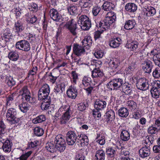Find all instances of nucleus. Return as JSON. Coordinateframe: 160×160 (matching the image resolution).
<instances>
[{
	"label": "nucleus",
	"instance_id": "obj_1",
	"mask_svg": "<svg viewBox=\"0 0 160 160\" xmlns=\"http://www.w3.org/2000/svg\"><path fill=\"white\" fill-rule=\"evenodd\" d=\"M50 91V88L47 84L43 85L38 91V98L42 101L41 107L43 110L47 109L49 107L51 101L49 96Z\"/></svg>",
	"mask_w": 160,
	"mask_h": 160
},
{
	"label": "nucleus",
	"instance_id": "obj_2",
	"mask_svg": "<svg viewBox=\"0 0 160 160\" xmlns=\"http://www.w3.org/2000/svg\"><path fill=\"white\" fill-rule=\"evenodd\" d=\"M16 110L13 108H9L6 113L7 120L11 124H18L20 125L21 122L19 118H17Z\"/></svg>",
	"mask_w": 160,
	"mask_h": 160
},
{
	"label": "nucleus",
	"instance_id": "obj_3",
	"mask_svg": "<svg viewBox=\"0 0 160 160\" xmlns=\"http://www.w3.org/2000/svg\"><path fill=\"white\" fill-rule=\"evenodd\" d=\"M19 93L22 96V98L30 103L35 102L34 97L31 96V94L27 86H24L19 91Z\"/></svg>",
	"mask_w": 160,
	"mask_h": 160
},
{
	"label": "nucleus",
	"instance_id": "obj_4",
	"mask_svg": "<svg viewBox=\"0 0 160 160\" xmlns=\"http://www.w3.org/2000/svg\"><path fill=\"white\" fill-rule=\"evenodd\" d=\"M78 22V24L80 25L81 29L84 30H88L91 26L89 19L86 15L81 16Z\"/></svg>",
	"mask_w": 160,
	"mask_h": 160
},
{
	"label": "nucleus",
	"instance_id": "obj_5",
	"mask_svg": "<svg viewBox=\"0 0 160 160\" xmlns=\"http://www.w3.org/2000/svg\"><path fill=\"white\" fill-rule=\"evenodd\" d=\"M16 47L18 49L26 52L29 51L31 48L29 43L24 40L17 42L16 44Z\"/></svg>",
	"mask_w": 160,
	"mask_h": 160
},
{
	"label": "nucleus",
	"instance_id": "obj_6",
	"mask_svg": "<svg viewBox=\"0 0 160 160\" xmlns=\"http://www.w3.org/2000/svg\"><path fill=\"white\" fill-rule=\"evenodd\" d=\"M122 81L121 79H115L109 82L108 86L111 90L119 88L122 84Z\"/></svg>",
	"mask_w": 160,
	"mask_h": 160
},
{
	"label": "nucleus",
	"instance_id": "obj_7",
	"mask_svg": "<svg viewBox=\"0 0 160 160\" xmlns=\"http://www.w3.org/2000/svg\"><path fill=\"white\" fill-rule=\"evenodd\" d=\"M66 139L68 144L69 145H72L76 140L77 137L74 132L70 131L67 134Z\"/></svg>",
	"mask_w": 160,
	"mask_h": 160
},
{
	"label": "nucleus",
	"instance_id": "obj_8",
	"mask_svg": "<svg viewBox=\"0 0 160 160\" xmlns=\"http://www.w3.org/2000/svg\"><path fill=\"white\" fill-rule=\"evenodd\" d=\"M137 86L138 89L145 90L148 88V85L146 79L141 78L138 80L137 82Z\"/></svg>",
	"mask_w": 160,
	"mask_h": 160
},
{
	"label": "nucleus",
	"instance_id": "obj_9",
	"mask_svg": "<svg viewBox=\"0 0 160 160\" xmlns=\"http://www.w3.org/2000/svg\"><path fill=\"white\" fill-rule=\"evenodd\" d=\"M65 26L68 28L70 31L74 35H76V29L77 28L76 24L72 20L71 22H68V23L66 24Z\"/></svg>",
	"mask_w": 160,
	"mask_h": 160
},
{
	"label": "nucleus",
	"instance_id": "obj_10",
	"mask_svg": "<svg viewBox=\"0 0 160 160\" xmlns=\"http://www.w3.org/2000/svg\"><path fill=\"white\" fill-rule=\"evenodd\" d=\"M73 51L74 53L78 56L80 55L85 52V50L83 48L77 44H74Z\"/></svg>",
	"mask_w": 160,
	"mask_h": 160
},
{
	"label": "nucleus",
	"instance_id": "obj_11",
	"mask_svg": "<svg viewBox=\"0 0 160 160\" xmlns=\"http://www.w3.org/2000/svg\"><path fill=\"white\" fill-rule=\"evenodd\" d=\"M14 28L15 32L18 34L21 32L24 29L23 26V23L20 20H18L15 22L14 25Z\"/></svg>",
	"mask_w": 160,
	"mask_h": 160
},
{
	"label": "nucleus",
	"instance_id": "obj_12",
	"mask_svg": "<svg viewBox=\"0 0 160 160\" xmlns=\"http://www.w3.org/2000/svg\"><path fill=\"white\" fill-rule=\"evenodd\" d=\"M67 92L68 96L72 99H74L77 96V90L72 86L70 87Z\"/></svg>",
	"mask_w": 160,
	"mask_h": 160
},
{
	"label": "nucleus",
	"instance_id": "obj_13",
	"mask_svg": "<svg viewBox=\"0 0 160 160\" xmlns=\"http://www.w3.org/2000/svg\"><path fill=\"white\" fill-rule=\"evenodd\" d=\"M19 108L23 113L27 112L31 108L30 106L25 102H23L19 105Z\"/></svg>",
	"mask_w": 160,
	"mask_h": 160
},
{
	"label": "nucleus",
	"instance_id": "obj_14",
	"mask_svg": "<svg viewBox=\"0 0 160 160\" xmlns=\"http://www.w3.org/2000/svg\"><path fill=\"white\" fill-rule=\"evenodd\" d=\"M50 14L51 17L54 21H59L60 17L57 11L55 9H52L50 10Z\"/></svg>",
	"mask_w": 160,
	"mask_h": 160
},
{
	"label": "nucleus",
	"instance_id": "obj_15",
	"mask_svg": "<svg viewBox=\"0 0 160 160\" xmlns=\"http://www.w3.org/2000/svg\"><path fill=\"white\" fill-rule=\"evenodd\" d=\"M12 146V143L8 140H5L4 142L2 149L5 152H10L11 150Z\"/></svg>",
	"mask_w": 160,
	"mask_h": 160
},
{
	"label": "nucleus",
	"instance_id": "obj_16",
	"mask_svg": "<svg viewBox=\"0 0 160 160\" xmlns=\"http://www.w3.org/2000/svg\"><path fill=\"white\" fill-rule=\"evenodd\" d=\"M140 156L142 158L147 157L150 154L149 149L147 147L142 148L139 151Z\"/></svg>",
	"mask_w": 160,
	"mask_h": 160
},
{
	"label": "nucleus",
	"instance_id": "obj_17",
	"mask_svg": "<svg viewBox=\"0 0 160 160\" xmlns=\"http://www.w3.org/2000/svg\"><path fill=\"white\" fill-rule=\"evenodd\" d=\"M106 114L107 122L108 123H111L115 118L114 112L112 110H110L107 112Z\"/></svg>",
	"mask_w": 160,
	"mask_h": 160
},
{
	"label": "nucleus",
	"instance_id": "obj_18",
	"mask_svg": "<svg viewBox=\"0 0 160 160\" xmlns=\"http://www.w3.org/2000/svg\"><path fill=\"white\" fill-rule=\"evenodd\" d=\"M106 103L105 101L97 100L94 104L95 108L97 110H100L105 107Z\"/></svg>",
	"mask_w": 160,
	"mask_h": 160
},
{
	"label": "nucleus",
	"instance_id": "obj_19",
	"mask_svg": "<svg viewBox=\"0 0 160 160\" xmlns=\"http://www.w3.org/2000/svg\"><path fill=\"white\" fill-rule=\"evenodd\" d=\"M152 65L150 62H145L143 64L142 68L146 73H150L151 71Z\"/></svg>",
	"mask_w": 160,
	"mask_h": 160
},
{
	"label": "nucleus",
	"instance_id": "obj_20",
	"mask_svg": "<svg viewBox=\"0 0 160 160\" xmlns=\"http://www.w3.org/2000/svg\"><path fill=\"white\" fill-rule=\"evenodd\" d=\"M46 149L48 152L51 153H53L56 151L57 149L55 147L54 144L51 142L46 143L45 146Z\"/></svg>",
	"mask_w": 160,
	"mask_h": 160
},
{
	"label": "nucleus",
	"instance_id": "obj_21",
	"mask_svg": "<svg viewBox=\"0 0 160 160\" xmlns=\"http://www.w3.org/2000/svg\"><path fill=\"white\" fill-rule=\"evenodd\" d=\"M126 10L129 12H134L137 9V7L133 3H129L127 4L125 6Z\"/></svg>",
	"mask_w": 160,
	"mask_h": 160
},
{
	"label": "nucleus",
	"instance_id": "obj_22",
	"mask_svg": "<svg viewBox=\"0 0 160 160\" xmlns=\"http://www.w3.org/2000/svg\"><path fill=\"white\" fill-rule=\"evenodd\" d=\"M103 8L106 11H108L112 10L114 6L112 3L108 2H105L103 5Z\"/></svg>",
	"mask_w": 160,
	"mask_h": 160
},
{
	"label": "nucleus",
	"instance_id": "obj_23",
	"mask_svg": "<svg viewBox=\"0 0 160 160\" xmlns=\"http://www.w3.org/2000/svg\"><path fill=\"white\" fill-rule=\"evenodd\" d=\"M5 82L9 87L13 86L15 84V82L13 78L10 75L7 76L6 77Z\"/></svg>",
	"mask_w": 160,
	"mask_h": 160
},
{
	"label": "nucleus",
	"instance_id": "obj_24",
	"mask_svg": "<svg viewBox=\"0 0 160 160\" xmlns=\"http://www.w3.org/2000/svg\"><path fill=\"white\" fill-rule=\"evenodd\" d=\"M46 119L45 116L43 115H41L33 119L32 120V122L34 124H37L44 121Z\"/></svg>",
	"mask_w": 160,
	"mask_h": 160
},
{
	"label": "nucleus",
	"instance_id": "obj_25",
	"mask_svg": "<svg viewBox=\"0 0 160 160\" xmlns=\"http://www.w3.org/2000/svg\"><path fill=\"white\" fill-rule=\"evenodd\" d=\"M95 157L97 160H104L105 153L102 150H98L96 152Z\"/></svg>",
	"mask_w": 160,
	"mask_h": 160
},
{
	"label": "nucleus",
	"instance_id": "obj_26",
	"mask_svg": "<svg viewBox=\"0 0 160 160\" xmlns=\"http://www.w3.org/2000/svg\"><path fill=\"white\" fill-rule=\"evenodd\" d=\"M103 76V73L98 69L95 68L92 71V76L93 78L101 77Z\"/></svg>",
	"mask_w": 160,
	"mask_h": 160
},
{
	"label": "nucleus",
	"instance_id": "obj_27",
	"mask_svg": "<svg viewBox=\"0 0 160 160\" xmlns=\"http://www.w3.org/2000/svg\"><path fill=\"white\" fill-rule=\"evenodd\" d=\"M83 47H90L92 44V40L90 36L86 37L82 41Z\"/></svg>",
	"mask_w": 160,
	"mask_h": 160
},
{
	"label": "nucleus",
	"instance_id": "obj_28",
	"mask_svg": "<svg viewBox=\"0 0 160 160\" xmlns=\"http://www.w3.org/2000/svg\"><path fill=\"white\" fill-rule=\"evenodd\" d=\"M135 22L133 20H128L126 22L124 25V28L127 30L132 29L135 25Z\"/></svg>",
	"mask_w": 160,
	"mask_h": 160
},
{
	"label": "nucleus",
	"instance_id": "obj_29",
	"mask_svg": "<svg viewBox=\"0 0 160 160\" xmlns=\"http://www.w3.org/2000/svg\"><path fill=\"white\" fill-rule=\"evenodd\" d=\"M128 110L125 108H121L118 111L119 115L121 117H127L128 115Z\"/></svg>",
	"mask_w": 160,
	"mask_h": 160
},
{
	"label": "nucleus",
	"instance_id": "obj_30",
	"mask_svg": "<svg viewBox=\"0 0 160 160\" xmlns=\"http://www.w3.org/2000/svg\"><path fill=\"white\" fill-rule=\"evenodd\" d=\"M122 139L124 141H126L129 140L130 138V135L128 132L126 130H123L120 135Z\"/></svg>",
	"mask_w": 160,
	"mask_h": 160
},
{
	"label": "nucleus",
	"instance_id": "obj_31",
	"mask_svg": "<svg viewBox=\"0 0 160 160\" xmlns=\"http://www.w3.org/2000/svg\"><path fill=\"white\" fill-rule=\"evenodd\" d=\"M12 36L9 35H2L1 36V42H4L5 45L8 44L10 42V39H12Z\"/></svg>",
	"mask_w": 160,
	"mask_h": 160
},
{
	"label": "nucleus",
	"instance_id": "obj_32",
	"mask_svg": "<svg viewBox=\"0 0 160 160\" xmlns=\"http://www.w3.org/2000/svg\"><path fill=\"white\" fill-rule=\"evenodd\" d=\"M120 44V41L118 39V38L111 40L109 42L110 46L113 48L118 47Z\"/></svg>",
	"mask_w": 160,
	"mask_h": 160
},
{
	"label": "nucleus",
	"instance_id": "obj_33",
	"mask_svg": "<svg viewBox=\"0 0 160 160\" xmlns=\"http://www.w3.org/2000/svg\"><path fill=\"white\" fill-rule=\"evenodd\" d=\"M138 43L137 42H128L126 44V47L128 48H130L132 50L134 51L138 48Z\"/></svg>",
	"mask_w": 160,
	"mask_h": 160
},
{
	"label": "nucleus",
	"instance_id": "obj_34",
	"mask_svg": "<svg viewBox=\"0 0 160 160\" xmlns=\"http://www.w3.org/2000/svg\"><path fill=\"white\" fill-rule=\"evenodd\" d=\"M8 57L11 60L16 61L18 58L19 55L16 52H12L9 53Z\"/></svg>",
	"mask_w": 160,
	"mask_h": 160
},
{
	"label": "nucleus",
	"instance_id": "obj_35",
	"mask_svg": "<svg viewBox=\"0 0 160 160\" xmlns=\"http://www.w3.org/2000/svg\"><path fill=\"white\" fill-rule=\"evenodd\" d=\"M65 107L66 108H67L68 110L64 113V115L62 117V119L64 120V121H62L61 122L62 123H66L65 121L69 119L70 117V115L69 114V107L68 106H65Z\"/></svg>",
	"mask_w": 160,
	"mask_h": 160
},
{
	"label": "nucleus",
	"instance_id": "obj_36",
	"mask_svg": "<svg viewBox=\"0 0 160 160\" xmlns=\"http://www.w3.org/2000/svg\"><path fill=\"white\" fill-rule=\"evenodd\" d=\"M34 134L38 136H42L44 132L42 128L38 127H35L34 129Z\"/></svg>",
	"mask_w": 160,
	"mask_h": 160
},
{
	"label": "nucleus",
	"instance_id": "obj_37",
	"mask_svg": "<svg viewBox=\"0 0 160 160\" xmlns=\"http://www.w3.org/2000/svg\"><path fill=\"white\" fill-rule=\"evenodd\" d=\"M37 70L38 69L37 67H33L32 70L29 71L28 73V77L32 78L33 77V76L36 74Z\"/></svg>",
	"mask_w": 160,
	"mask_h": 160
},
{
	"label": "nucleus",
	"instance_id": "obj_38",
	"mask_svg": "<svg viewBox=\"0 0 160 160\" xmlns=\"http://www.w3.org/2000/svg\"><path fill=\"white\" fill-rule=\"evenodd\" d=\"M127 104L129 108L131 110H134L136 108V103L133 101H128Z\"/></svg>",
	"mask_w": 160,
	"mask_h": 160
},
{
	"label": "nucleus",
	"instance_id": "obj_39",
	"mask_svg": "<svg viewBox=\"0 0 160 160\" xmlns=\"http://www.w3.org/2000/svg\"><path fill=\"white\" fill-rule=\"evenodd\" d=\"M131 89L130 86L126 84H124L122 86L123 92L127 94H128L131 92Z\"/></svg>",
	"mask_w": 160,
	"mask_h": 160
},
{
	"label": "nucleus",
	"instance_id": "obj_40",
	"mask_svg": "<svg viewBox=\"0 0 160 160\" xmlns=\"http://www.w3.org/2000/svg\"><path fill=\"white\" fill-rule=\"evenodd\" d=\"M145 9L148 12L146 13V15L148 16L153 15L156 13V10L153 7H150L147 8Z\"/></svg>",
	"mask_w": 160,
	"mask_h": 160
},
{
	"label": "nucleus",
	"instance_id": "obj_41",
	"mask_svg": "<svg viewBox=\"0 0 160 160\" xmlns=\"http://www.w3.org/2000/svg\"><path fill=\"white\" fill-rule=\"evenodd\" d=\"M6 126L4 123L2 121H0V133L1 135L4 134L7 132Z\"/></svg>",
	"mask_w": 160,
	"mask_h": 160
},
{
	"label": "nucleus",
	"instance_id": "obj_42",
	"mask_svg": "<svg viewBox=\"0 0 160 160\" xmlns=\"http://www.w3.org/2000/svg\"><path fill=\"white\" fill-rule=\"evenodd\" d=\"M60 135L58 134L57 135L56 137H55V140H54V143L55 144V146L56 148L57 149V150L59 151L60 150Z\"/></svg>",
	"mask_w": 160,
	"mask_h": 160
},
{
	"label": "nucleus",
	"instance_id": "obj_43",
	"mask_svg": "<svg viewBox=\"0 0 160 160\" xmlns=\"http://www.w3.org/2000/svg\"><path fill=\"white\" fill-rule=\"evenodd\" d=\"M151 93L152 97L157 98L159 95V92L158 89L153 88L151 90Z\"/></svg>",
	"mask_w": 160,
	"mask_h": 160
},
{
	"label": "nucleus",
	"instance_id": "obj_44",
	"mask_svg": "<svg viewBox=\"0 0 160 160\" xmlns=\"http://www.w3.org/2000/svg\"><path fill=\"white\" fill-rule=\"evenodd\" d=\"M115 19L110 18H105L104 20L105 23L108 27H110L115 21Z\"/></svg>",
	"mask_w": 160,
	"mask_h": 160
},
{
	"label": "nucleus",
	"instance_id": "obj_45",
	"mask_svg": "<svg viewBox=\"0 0 160 160\" xmlns=\"http://www.w3.org/2000/svg\"><path fill=\"white\" fill-rule=\"evenodd\" d=\"M106 24L104 22L103 24L102 22H100L99 24L97 25V26L98 28H100V29L103 31L107 30L110 27L107 26Z\"/></svg>",
	"mask_w": 160,
	"mask_h": 160
},
{
	"label": "nucleus",
	"instance_id": "obj_46",
	"mask_svg": "<svg viewBox=\"0 0 160 160\" xmlns=\"http://www.w3.org/2000/svg\"><path fill=\"white\" fill-rule=\"evenodd\" d=\"M153 75L155 78H158L160 77V67L156 68L155 70L153 72Z\"/></svg>",
	"mask_w": 160,
	"mask_h": 160
},
{
	"label": "nucleus",
	"instance_id": "obj_47",
	"mask_svg": "<svg viewBox=\"0 0 160 160\" xmlns=\"http://www.w3.org/2000/svg\"><path fill=\"white\" fill-rule=\"evenodd\" d=\"M32 152L29 151L25 154L22 155L19 158V160H27L28 158L31 155Z\"/></svg>",
	"mask_w": 160,
	"mask_h": 160
},
{
	"label": "nucleus",
	"instance_id": "obj_48",
	"mask_svg": "<svg viewBox=\"0 0 160 160\" xmlns=\"http://www.w3.org/2000/svg\"><path fill=\"white\" fill-rule=\"evenodd\" d=\"M153 59L155 61L156 64L158 66L160 67V53L154 55L153 57Z\"/></svg>",
	"mask_w": 160,
	"mask_h": 160
},
{
	"label": "nucleus",
	"instance_id": "obj_49",
	"mask_svg": "<svg viewBox=\"0 0 160 160\" xmlns=\"http://www.w3.org/2000/svg\"><path fill=\"white\" fill-rule=\"evenodd\" d=\"M15 94L13 93L9 95L7 99V105H10L14 100V96Z\"/></svg>",
	"mask_w": 160,
	"mask_h": 160
},
{
	"label": "nucleus",
	"instance_id": "obj_50",
	"mask_svg": "<svg viewBox=\"0 0 160 160\" xmlns=\"http://www.w3.org/2000/svg\"><path fill=\"white\" fill-rule=\"evenodd\" d=\"M119 64V61L115 60L113 61H112L110 62V65L113 69H116L118 67Z\"/></svg>",
	"mask_w": 160,
	"mask_h": 160
},
{
	"label": "nucleus",
	"instance_id": "obj_51",
	"mask_svg": "<svg viewBox=\"0 0 160 160\" xmlns=\"http://www.w3.org/2000/svg\"><path fill=\"white\" fill-rule=\"evenodd\" d=\"M48 76L50 77L49 78L51 82H52V83H54L56 79L57 78V77L52 76V75L51 72H50L49 73L47 72L45 76L46 77H47Z\"/></svg>",
	"mask_w": 160,
	"mask_h": 160
},
{
	"label": "nucleus",
	"instance_id": "obj_52",
	"mask_svg": "<svg viewBox=\"0 0 160 160\" xmlns=\"http://www.w3.org/2000/svg\"><path fill=\"white\" fill-rule=\"evenodd\" d=\"M158 129L156 128L151 126L148 128V132L150 134H153L156 133L158 132Z\"/></svg>",
	"mask_w": 160,
	"mask_h": 160
},
{
	"label": "nucleus",
	"instance_id": "obj_53",
	"mask_svg": "<svg viewBox=\"0 0 160 160\" xmlns=\"http://www.w3.org/2000/svg\"><path fill=\"white\" fill-rule=\"evenodd\" d=\"M90 81V78L85 77L82 80V84L85 87H86L89 85Z\"/></svg>",
	"mask_w": 160,
	"mask_h": 160
},
{
	"label": "nucleus",
	"instance_id": "obj_54",
	"mask_svg": "<svg viewBox=\"0 0 160 160\" xmlns=\"http://www.w3.org/2000/svg\"><path fill=\"white\" fill-rule=\"evenodd\" d=\"M98 110L95 109L93 111L92 114L95 118H99L101 117V115L100 112H99Z\"/></svg>",
	"mask_w": 160,
	"mask_h": 160
},
{
	"label": "nucleus",
	"instance_id": "obj_55",
	"mask_svg": "<svg viewBox=\"0 0 160 160\" xmlns=\"http://www.w3.org/2000/svg\"><path fill=\"white\" fill-rule=\"evenodd\" d=\"M77 10V8L75 6H70L68 8V11L71 14L75 13Z\"/></svg>",
	"mask_w": 160,
	"mask_h": 160
},
{
	"label": "nucleus",
	"instance_id": "obj_56",
	"mask_svg": "<svg viewBox=\"0 0 160 160\" xmlns=\"http://www.w3.org/2000/svg\"><path fill=\"white\" fill-rule=\"evenodd\" d=\"M105 18H112L116 19V17L114 12H110L107 13Z\"/></svg>",
	"mask_w": 160,
	"mask_h": 160
},
{
	"label": "nucleus",
	"instance_id": "obj_57",
	"mask_svg": "<svg viewBox=\"0 0 160 160\" xmlns=\"http://www.w3.org/2000/svg\"><path fill=\"white\" fill-rule=\"evenodd\" d=\"M103 53L100 51H99L97 52L94 53V56L97 58H102L103 55Z\"/></svg>",
	"mask_w": 160,
	"mask_h": 160
},
{
	"label": "nucleus",
	"instance_id": "obj_58",
	"mask_svg": "<svg viewBox=\"0 0 160 160\" xmlns=\"http://www.w3.org/2000/svg\"><path fill=\"white\" fill-rule=\"evenodd\" d=\"M56 85L54 89V93L57 94L60 91V84L57 82Z\"/></svg>",
	"mask_w": 160,
	"mask_h": 160
},
{
	"label": "nucleus",
	"instance_id": "obj_59",
	"mask_svg": "<svg viewBox=\"0 0 160 160\" xmlns=\"http://www.w3.org/2000/svg\"><path fill=\"white\" fill-rule=\"evenodd\" d=\"M2 35L12 36V34L10 31V29L9 28H7L4 30L3 34Z\"/></svg>",
	"mask_w": 160,
	"mask_h": 160
},
{
	"label": "nucleus",
	"instance_id": "obj_60",
	"mask_svg": "<svg viewBox=\"0 0 160 160\" xmlns=\"http://www.w3.org/2000/svg\"><path fill=\"white\" fill-rule=\"evenodd\" d=\"M78 110L81 111L85 110L86 109L85 104L82 103L78 104Z\"/></svg>",
	"mask_w": 160,
	"mask_h": 160
},
{
	"label": "nucleus",
	"instance_id": "obj_61",
	"mask_svg": "<svg viewBox=\"0 0 160 160\" xmlns=\"http://www.w3.org/2000/svg\"><path fill=\"white\" fill-rule=\"evenodd\" d=\"M35 35L29 33L28 36V40L31 41V42H33L35 40Z\"/></svg>",
	"mask_w": 160,
	"mask_h": 160
},
{
	"label": "nucleus",
	"instance_id": "obj_62",
	"mask_svg": "<svg viewBox=\"0 0 160 160\" xmlns=\"http://www.w3.org/2000/svg\"><path fill=\"white\" fill-rule=\"evenodd\" d=\"M100 10L99 8L96 7L93 8L92 12L94 16H96L99 12Z\"/></svg>",
	"mask_w": 160,
	"mask_h": 160
},
{
	"label": "nucleus",
	"instance_id": "obj_63",
	"mask_svg": "<svg viewBox=\"0 0 160 160\" xmlns=\"http://www.w3.org/2000/svg\"><path fill=\"white\" fill-rule=\"evenodd\" d=\"M97 142H98L100 144L103 145L105 142V137L102 136L101 137V139H99L98 140Z\"/></svg>",
	"mask_w": 160,
	"mask_h": 160
},
{
	"label": "nucleus",
	"instance_id": "obj_64",
	"mask_svg": "<svg viewBox=\"0 0 160 160\" xmlns=\"http://www.w3.org/2000/svg\"><path fill=\"white\" fill-rule=\"evenodd\" d=\"M107 154L110 156L112 157L113 156V155L114 154V152H115V151L112 149L111 148H109L107 150Z\"/></svg>",
	"mask_w": 160,
	"mask_h": 160
}]
</instances>
